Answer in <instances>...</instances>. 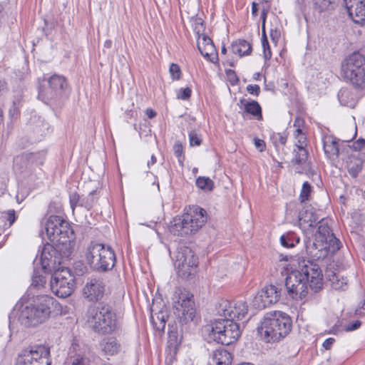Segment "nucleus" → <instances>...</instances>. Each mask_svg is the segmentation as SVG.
<instances>
[{
  "instance_id": "nucleus-1",
  "label": "nucleus",
  "mask_w": 365,
  "mask_h": 365,
  "mask_svg": "<svg viewBox=\"0 0 365 365\" xmlns=\"http://www.w3.org/2000/svg\"><path fill=\"white\" fill-rule=\"evenodd\" d=\"M294 269L286 277L287 293L293 299H304L310 289L317 292L322 287V274L319 265L304 258L293 261Z\"/></svg>"
},
{
  "instance_id": "nucleus-2",
  "label": "nucleus",
  "mask_w": 365,
  "mask_h": 365,
  "mask_svg": "<svg viewBox=\"0 0 365 365\" xmlns=\"http://www.w3.org/2000/svg\"><path fill=\"white\" fill-rule=\"evenodd\" d=\"M45 230L48 240L68 257L75 246V234L69 222L60 216L51 215L46 220Z\"/></svg>"
},
{
  "instance_id": "nucleus-3",
  "label": "nucleus",
  "mask_w": 365,
  "mask_h": 365,
  "mask_svg": "<svg viewBox=\"0 0 365 365\" xmlns=\"http://www.w3.org/2000/svg\"><path fill=\"white\" fill-rule=\"evenodd\" d=\"M292 326V322L288 314L280 311H272L264 314L257 331L265 342H277L289 334Z\"/></svg>"
},
{
  "instance_id": "nucleus-4",
  "label": "nucleus",
  "mask_w": 365,
  "mask_h": 365,
  "mask_svg": "<svg viewBox=\"0 0 365 365\" xmlns=\"http://www.w3.org/2000/svg\"><path fill=\"white\" fill-rule=\"evenodd\" d=\"M55 299L48 294H36L22 305L19 320L26 327H34L44 322L50 317Z\"/></svg>"
},
{
  "instance_id": "nucleus-5",
  "label": "nucleus",
  "mask_w": 365,
  "mask_h": 365,
  "mask_svg": "<svg viewBox=\"0 0 365 365\" xmlns=\"http://www.w3.org/2000/svg\"><path fill=\"white\" fill-rule=\"evenodd\" d=\"M86 322L93 331L101 334H110L116 328V314L111 306L100 303L91 306L86 313Z\"/></svg>"
},
{
  "instance_id": "nucleus-6",
  "label": "nucleus",
  "mask_w": 365,
  "mask_h": 365,
  "mask_svg": "<svg viewBox=\"0 0 365 365\" xmlns=\"http://www.w3.org/2000/svg\"><path fill=\"white\" fill-rule=\"evenodd\" d=\"M206 222V211L198 206H194L181 217L173 219L170 222V231L178 236L191 235L201 228Z\"/></svg>"
},
{
  "instance_id": "nucleus-7",
  "label": "nucleus",
  "mask_w": 365,
  "mask_h": 365,
  "mask_svg": "<svg viewBox=\"0 0 365 365\" xmlns=\"http://www.w3.org/2000/svg\"><path fill=\"white\" fill-rule=\"evenodd\" d=\"M86 256L90 267L98 272H106L115 265L114 252L110 247L102 243L92 242L87 248Z\"/></svg>"
},
{
  "instance_id": "nucleus-8",
  "label": "nucleus",
  "mask_w": 365,
  "mask_h": 365,
  "mask_svg": "<svg viewBox=\"0 0 365 365\" xmlns=\"http://www.w3.org/2000/svg\"><path fill=\"white\" fill-rule=\"evenodd\" d=\"M344 77L356 87H365V57L359 53L349 56L341 65Z\"/></svg>"
},
{
  "instance_id": "nucleus-9",
  "label": "nucleus",
  "mask_w": 365,
  "mask_h": 365,
  "mask_svg": "<svg viewBox=\"0 0 365 365\" xmlns=\"http://www.w3.org/2000/svg\"><path fill=\"white\" fill-rule=\"evenodd\" d=\"M47 86H41L38 89V98L46 104L56 102L66 94L68 85L63 76L54 74L47 81Z\"/></svg>"
},
{
  "instance_id": "nucleus-10",
  "label": "nucleus",
  "mask_w": 365,
  "mask_h": 365,
  "mask_svg": "<svg viewBox=\"0 0 365 365\" xmlns=\"http://www.w3.org/2000/svg\"><path fill=\"white\" fill-rule=\"evenodd\" d=\"M247 312L248 305L243 299H237L230 303V344L237 341L241 336L242 325L244 323L240 322Z\"/></svg>"
},
{
  "instance_id": "nucleus-11",
  "label": "nucleus",
  "mask_w": 365,
  "mask_h": 365,
  "mask_svg": "<svg viewBox=\"0 0 365 365\" xmlns=\"http://www.w3.org/2000/svg\"><path fill=\"white\" fill-rule=\"evenodd\" d=\"M50 285L51 289L57 297L66 298L74 291L75 277L68 268H58L53 272Z\"/></svg>"
},
{
  "instance_id": "nucleus-12",
  "label": "nucleus",
  "mask_w": 365,
  "mask_h": 365,
  "mask_svg": "<svg viewBox=\"0 0 365 365\" xmlns=\"http://www.w3.org/2000/svg\"><path fill=\"white\" fill-rule=\"evenodd\" d=\"M193 294L190 292L177 289L173 294V307L177 314L182 320L187 323L193 320L195 315V307Z\"/></svg>"
},
{
  "instance_id": "nucleus-13",
  "label": "nucleus",
  "mask_w": 365,
  "mask_h": 365,
  "mask_svg": "<svg viewBox=\"0 0 365 365\" xmlns=\"http://www.w3.org/2000/svg\"><path fill=\"white\" fill-rule=\"evenodd\" d=\"M175 257V266L179 277L186 279L194 274L198 258L190 248L186 246L178 247Z\"/></svg>"
},
{
  "instance_id": "nucleus-14",
  "label": "nucleus",
  "mask_w": 365,
  "mask_h": 365,
  "mask_svg": "<svg viewBox=\"0 0 365 365\" xmlns=\"http://www.w3.org/2000/svg\"><path fill=\"white\" fill-rule=\"evenodd\" d=\"M50 349L39 345L24 351L19 356L17 365H51Z\"/></svg>"
},
{
  "instance_id": "nucleus-15",
  "label": "nucleus",
  "mask_w": 365,
  "mask_h": 365,
  "mask_svg": "<svg viewBox=\"0 0 365 365\" xmlns=\"http://www.w3.org/2000/svg\"><path fill=\"white\" fill-rule=\"evenodd\" d=\"M227 319L225 314L224 319H216L212 324L206 325L203 330V335L208 342L212 341L228 346L227 336Z\"/></svg>"
},
{
  "instance_id": "nucleus-16",
  "label": "nucleus",
  "mask_w": 365,
  "mask_h": 365,
  "mask_svg": "<svg viewBox=\"0 0 365 365\" xmlns=\"http://www.w3.org/2000/svg\"><path fill=\"white\" fill-rule=\"evenodd\" d=\"M280 298V292L274 285H267L259 290L252 299V306L257 309H263L275 304Z\"/></svg>"
},
{
  "instance_id": "nucleus-17",
  "label": "nucleus",
  "mask_w": 365,
  "mask_h": 365,
  "mask_svg": "<svg viewBox=\"0 0 365 365\" xmlns=\"http://www.w3.org/2000/svg\"><path fill=\"white\" fill-rule=\"evenodd\" d=\"M58 253L62 257H66L61 254L58 247L47 243L43 247L41 251L40 262L42 269L46 273L54 272L58 269V265L61 264V258L58 256Z\"/></svg>"
},
{
  "instance_id": "nucleus-18",
  "label": "nucleus",
  "mask_w": 365,
  "mask_h": 365,
  "mask_svg": "<svg viewBox=\"0 0 365 365\" xmlns=\"http://www.w3.org/2000/svg\"><path fill=\"white\" fill-rule=\"evenodd\" d=\"M341 242L339 240H334V243L328 242L314 241L312 245L309 247L312 257L315 260L326 258L329 254H334L340 249Z\"/></svg>"
},
{
  "instance_id": "nucleus-19",
  "label": "nucleus",
  "mask_w": 365,
  "mask_h": 365,
  "mask_svg": "<svg viewBox=\"0 0 365 365\" xmlns=\"http://www.w3.org/2000/svg\"><path fill=\"white\" fill-rule=\"evenodd\" d=\"M106 292V284L99 279H91L83 289V297L90 302H97L103 299Z\"/></svg>"
},
{
  "instance_id": "nucleus-20",
  "label": "nucleus",
  "mask_w": 365,
  "mask_h": 365,
  "mask_svg": "<svg viewBox=\"0 0 365 365\" xmlns=\"http://www.w3.org/2000/svg\"><path fill=\"white\" fill-rule=\"evenodd\" d=\"M96 194V190L90 192L86 196L80 195L76 192H71L69 194V202L73 212H74L76 207H83L88 211L91 210L98 202V198Z\"/></svg>"
},
{
  "instance_id": "nucleus-21",
  "label": "nucleus",
  "mask_w": 365,
  "mask_h": 365,
  "mask_svg": "<svg viewBox=\"0 0 365 365\" xmlns=\"http://www.w3.org/2000/svg\"><path fill=\"white\" fill-rule=\"evenodd\" d=\"M319 218L312 209L306 210L302 212L299 219V225L306 236H312L314 230L317 225Z\"/></svg>"
},
{
  "instance_id": "nucleus-22",
  "label": "nucleus",
  "mask_w": 365,
  "mask_h": 365,
  "mask_svg": "<svg viewBox=\"0 0 365 365\" xmlns=\"http://www.w3.org/2000/svg\"><path fill=\"white\" fill-rule=\"evenodd\" d=\"M317 226V230L316 228L314 230V235L312 236H307V237H313L314 241L317 242H328L331 244L334 243V240H337L331 232L327 222L324 220H319Z\"/></svg>"
},
{
  "instance_id": "nucleus-23",
  "label": "nucleus",
  "mask_w": 365,
  "mask_h": 365,
  "mask_svg": "<svg viewBox=\"0 0 365 365\" xmlns=\"http://www.w3.org/2000/svg\"><path fill=\"white\" fill-rule=\"evenodd\" d=\"M197 46L200 53L205 57L210 58L211 56L216 55L215 47L212 39L204 33L198 36Z\"/></svg>"
},
{
  "instance_id": "nucleus-24",
  "label": "nucleus",
  "mask_w": 365,
  "mask_h": 365,
  "mask_svg": "<svg viewBox=\"0 0 365 365\" xmlns=\"http://www.w3.org/2000/svg\"><path fill=\"white\" fill-rule=\"evenodd\" d=\"M322 143L324 153L328 158H331L338 155V140L334 136L324 135L322 138Z\"/></svg>"
},
{
  "instance_id": "nucleus-25",
  "label": "nucleus",
  "mask_w": 365,
  "mask_h": 365,
  "mask_svg": "<svg viewBox=\"0 0 365 365\" xmlns=\"http://www.w3.org/2000/svg\"><path fill=\"white\" fill-rule=\"evenodd\" d=\"M327 278L331 283L333 289L336 290H345L347 287L348 280L339 273H336L331 270L326 272Z\"/></svg>"
},
{
  "instance_id": "nucleus-26",
  "label": "nucleus",
  "mask_w": 365,
  "mask_h": 365,
  "mask_svg": "<svg viewBox=\"0 0 365 365\" xmlns=\"http://www.w3.org/2000/svg\"><path fill=\"white\" fill-rule=\"evenodd\" d=\"M232 51L240 57L248 56L252 52V46L248 41L244 39H238L232 42Z\"/></svg>"
},
{
  "instance_id": "nucleus-27",
  "label": "nucleus",
  "mask_w": 365,
  "mask_h": 365,
  "mask_svg": "<svg viewBox=\"0 0 365 365\" xmlns=\"http://www.w3.org/2000/svg\"><path fill=\"white\" fill-rule=\"evenodd\" d=\"M348 14L354 23L363 25L365 23V1L351 9Z\"/></svg>"
},
{
  "instance_id": "nucleus-28",
  "label": "nucleus",
  "mask_w": 365,
  "mask_h": 365,
  "mask_svg": "<svg viewBox=\"0 0 365 365\" xmlns=\"http://www.w3.org/2000/svg\"><path fill=\"white\" fill-rule=\"evenodd\" d=\"M101 346L102 351L107 355L113 356L120 351V345L116 340V339L113 337H109L104 339L101 344Z\"/></svg>"
},
{
  "instance_id": "nucleus-29",
  "label": "nucleus",
  "mask_w": 365,
  "mask_h": 365,
  "mask_svg": "<svg viewBox=\"0 0 365 365\" xmlns=\"http://www.w3.org/2000/svg\"><path fill=\"white\" fill-rule=\"evenodd\" d=\"M241 103H243L245 110L247 113L252 115L257 120H261L262 118V108L257 101L242 100Z\"/></svg>"
},
{
  "instance_id": "nucleus-30",
  "label": "nucleus",
  "mask_w": 365,
  "mask_h": 365,
  "mask_svg": "<svg viewBox=\"0 0 365 365\" xmlns=\"http://www.w3.org/2000/svg\"><path fill=\"white\" fill-rule=\"evenodd\" d=\"M299 237L292 232H286L279 238L281 245L285 248H292L299 244Z\"/></svg>"
},
{
  "instance_id": "nucleus-31",
  "label": "nucleus",
  "mask_w": 365,
  "mask_h": 365,
  "mask_svg": "<svg viewBox=\"0 0 365 365\" xmlns=\"http://www.w3.org/2000/svg\"><path fill=\"white\" fill-rule=\"evenodd\" d=\"M213 363L216 365H228V351L226 349H218L213 353Z\"/></svg>"
},
{
  "instance_id": "nucleus-32",
  "label": "nucleus",
  "mask_w": 365,
  "mask_h": 365,
  "mask_svg": "<svg viewBox=\"0 0 365 365\" xmlns=\"http://www.w3.org/2000/svg\"><path fill=\"white\" fill-rule=\"evenodd\" d=\"M306 147H296L294 149V163L298 165H302L306 163L308 152L305 148Z\"/></svg>"
},
{
  "instance_id": "nucleus-33",
  "label": "nucleus",
  "mask_w": 365,
  "mask_h": 365,
  "mask_svg": "<svg viewBox=\"0 0 365 365\" xmlns=\"http://www.w3.org/2000/svg\"><path fill=\"white\" fill-rule=\"evenodd\" d=\"M46 284V279L45 277L38 274V271L34 270V274L32 276V282L31 285V290L32 289H37L39 290L41 288L44 287V285Z\"/></svg>"
},
{
  "instance_id": "nucleus-34",
  "label": "nucleus",
  "mask_w": 365,
  "mask_h": 365,
  "mask_svg": "<svg viewBox=\"0 0 365 365\" xmlns=\"http://www.w3.org/2000/svg\"><path fill=\"white\" fill-rule=\"evenodd\" d=\"M196 185L201 190H211L213 187V182L209 178L199 177L196 180Z\"/></svg>"
},
{
  "instance_id": "nucleus-35",
  "label": "nucleus",
  "mask_w": 365,
  "mask_h": 365,
  "mask_svg": "<svg viewBox=\"0 0 365 365\" xmlns=\"http://www.w3.org/2000/svg\"><path fill=\"white\" fill-rule=\"evenodd\" d=\"M173 152L175 157L178 158L179 163L182 165L185 160V155H183V147L180 141H176L173 145Z\"/></svg>"
},
{
  "instance_id": "nucleus-36",
  "label": "nucleus",
  "mask_w": 365,
  "mask_h": 365,
  "mask_svg": "<svg viewBox=\"0 0 365 365\" xmlns=\"http://www.w3.org/2000/svg\"><path fill=\"white\" fill-rule=\"evenodd\" d=\"M45 158V155L42 153H30L26 155V159L36 165H42Z\"/></svg>"
},
{
  "instance_id": "nucleus-37",
  "label": "nucleus",
  "mask_w": 365,
  "mask_h": 365,
  "mask_svg": "<svg viewBox=\"0 0 365 365\" xmlns=\"http://www.w3.org/2000/svg\"><path fill=\"white\" fill-rule=\"evenodd\" d=\"M312 192V187L308 182H304L302 185V187L299 195V200L302 202L307 201L309 200V195Z\"/></svg>"
},
{
  "instance_id": "nucleus-38",
  "label": "nucleus",
  "mask_w": 365,
  "mask_h": 365,
  "mask_svg": "<svg viewBox=\"0 0 365 365\" xmlns=\"http://www.w3.org/2000/svg\"><path fill=\"white\" fill-rule=\"evenodd\" d=\"M332 4V0H314V9L319 12H322L329 9Z\"/></svg>"
},
{
  "instance_id": "nucleus-39",
  "label": "nucleus",
  "mask_w": 365,
  "mask_h": 365,
  "mask_svg": "<svg viewBox=\"0 0 365 365\" xmlns=\"http://www.w3.org/2000/svg\"><path fill=\"white\" fill-rule=\"evenodd\" d=\"M287 138V135L281 133H274L271 136V140L275 147H277L279 145H284Z\"/></svg>"
},
{
  "instance_id": "nucleus-40",
  "label": "nucleus",
  "mask_w": 365,
  "mask_h": 365,
  "mask_svg": "<svg viewBox=\"0 0 365 365\" xmlns=\"http://www.w3.org/2000/svg\"><path fill=\"white\" fill-rule=\"evenodd\" d=\"M1 217L6 221L5 222V225H8L9 227H11L16 218L14 210H9L6 212H2Z\"/></svg>"
},
{
  "instance_id": "nucleus-41",
  "label": "nucleus",
  "mask_w": 365,
  "mask_h": 365,
  "mask_svg": "<svg viewBox=\"0 0 365 365\" xmlns=\"http://www.w3.org/2000/svg\"><path fill=\"white\" fill-rule=\"evenodd\" d=\"M189 140L190 146H199L202 143V138L196 130H192L189 133Z\"/></svg>"
},
{
  "instance_id": "nucleus-42",
  "label": "nucleus",
  "mask_w": 365,
  "mask_h": 365,
  "mask_svg": "<svg viewBox=\"0 0 365 365\" xmlns=\"http://www.w3.org/2000/svg\"><path fill=\"white\" fill-rule=\"evenodd\" d=\"M169 72L171 78L174 81L179 80L181 77V69L180 66L176 63H171L170 66Z\"/></svg>"
},
{
  "instance_id": "nucleus-43",
  "label": "nucleus",
  "mask_w": 365,
  "mask_h": 365,
  "mask_svg": "<svg viewBox=\"0 0 365 365\" xmlns=\"http://www.w3.org/2000/svg\"><path fill=\"white\" fill-rule=\"evenodd\" d=\"M349 95V91L347 89H341L339 91L338 93V98L340 101L341 104L344 106H351L352 105L351 103H349L348 101H346V98Z\"/></svg>"
},
{
  "instance_id": "nucleus-44",
  "label": "nucleus",
  "mask_w": 365,
  "mask_h": 365,
  "mask_svg": "<svg viewBox=\"0 0 365 365\" xmlns=\"http://www.w3.org/2000/svg\"><path fill=\"white\" fill-rule=\"evenodd\" d=\"M192 90L189 88H180L177 93V98L181 100H187L190 98Z\"/></svg>"
},
{
  "instance_id": "nucleus-45",
  "label": "nucleus",
  "mask_w": 365,
  "mask_h": 365,
  "mask_svg": "<svg viewBox=\"0 0 365 365\" xmlns=\"http://www.w3.org/2000/svg\"><path fill=\"white\" fill-rule=\"evenodd\" d=\"M157 319L159 321V324L155 321H153L154 324H155L156 329L158 331H163L165 328V324H166V319L165 316L163 314V313H160L157 316Z\"/></svg>"
},
{
  "instance_id": "nucleus-46",
  "label": "nucleus",
  "mask_w": 365,
  "mask_h": 365,
  "mask_svg": "<svg viewBox=\"0 0 365 365\" xmlns=\"http://www.w3.org/2000/svg\"><path fill=\"white\" fill-rule=\"evenodd\" d=\"M296 139V147H306L307 146V137L305 134L294 135Z\"/></svg>"
},
{
  "instance_id": "nucleus-47",
  "label": "nucleus",
  "mask_w": 365,
  "mask_h": 365,
  "mask_svg": "<svg viewBox=\"0 0 365 365\" xmlns=\"http://www.w3.org/2000/svg\"><path fill=\"white\" fill-rule=\"evenodd\" d=\"M365 0H344L347 12L349 11L351 9H353L356 5L361 4Z\"/></svg>"
},
{
  "instance_id": "nucleus-48",
  "label": "nucleus",
  "mask_w": 365,
  "mask_h": 365,
  "mask_svg": "<svg viewBox=\"0 0 365 365\" xmlns=\"http://www.w3.org/2000/svg\"><path fill=\"white\" fill-rule=\"evenodd\" d=\"M194 30L197 36H200L204 31L203 21L201 19L195 20Z\"/></svg>"
},
{
  "instance_id": "nucleus-49",
  "label": "nucleus",
  "mask_w": 365,
  "mask_h": 365,
  "mask_svg": "<svg viewBox=\"0 0 365 365\" xmlns=\"http://www.w3.org/2000/svg\"><path fill=\"white\" fill-rule=\"evenodd\" d=\"M72 365H91L88 359L78 356L72 361Z\"/></svg>"
},
{
  "instance_id": "nucleus-50",
  "label": "nucleus",
  "mask_w": 365,
  "mask_h": 365,
  "mask_svg": "<svg viewBox=\"0 0 365 365\" xmlns=\"http://www.w3.org/2000/svg\"><path fill=\"white\" fill-rule=\"evenodd\" d=\"M262 48H263L264 58L266 60L270 59L272 57V52H271L269 42L267 41V43L262 42Z\"/></svg>"
},
{
  "instance_id": "nucleus-51",
  "label": "nucleus",
  "mask_w": 365,
  "mask_h": 365,
  "mask_svg": "<svg viewBox=\"0 0 365 365\" xmlns=\"http://www.w3.org/2000/svg\"><path fill=\"white\" fill-rule=\"evenodd\" d=\"M365 148V140L363 138H359L357 140L354 142L352 148L354 150L359 151Z\"/></svg>"
},
{
  "instance_id": "nucleus-52",
  "label": "nucleus",
  "mask_w": 365,
  "mask_h": 365,
  "mask_svg": "<svg viewBox=\"0 0 365 365\" xmlns=\"http://www.w3.org/2000/svg\"><path fill=\"white\" fill-rule=\"evenodd\" d=\"M247 91L249 93L257 96L260 92V88L257 84H250L247 86Z\"/></svg>"
},
{
  "instance_id": "nucleus-53",
  "label": "nucleus",
  "mask_w": 365,
  "mask_h": 365,
  "mask_svg": "<svg viewBox=\"0 0 365 365\" xmlns=\"http://www.w3.org/2000/svg\"><path fill=\"white\" fill-rule=\"evenodd\" d=\"M254 144L257 149L259 150V152H262L266 148L265 143L263 140L259 138H254Z\"/></svg>"
},
{
  "instance_id": "nucleus-54",
  "label": "nucleus",
  "mask_w": 365,
  "mask_h": 365,
  "mask_svg": "<svg viewBox=\"0 0 365 365\" xmlns=\"http://www.w3.org/2000/svg\"><path fill=\"white\" fill-rule=\"evenodd\" d=\"M361 322L359 320L355 321L353 323L349 324L345 327L346 331H354L360 327Z\"/></svg>"
},
{
  "instance_id": "nucleus-55",
  "label": "nucleus",
  "mask_w": 365,
  "mask_h": 365,
  "mask_svg": "<svg viewBox=\"0 0 365 365\" xmlns=\"http://www.w3.org/2000/svg\"><path fill=\"white\" fill-rule=\"evenodd\" d=\"M335 342V339L334 338H332V337H330V338H328L322 344V346L326 349V350H329L331 349V346H333L334 343Z\"/></svg>"
},
{
  "instance_id": "nucleus-56",
  "label": "nucleus",
  "mask_w": 365,
  "mask_h": 365,
  "mask_svg": "<svg viewBox=\"0 0 365 365\" xmlns=\"http://www.w3.org/2000/svg\"><path fill=\"white\" fill-rule=\"evenodd\" d=\"M294 127L295 128H304V119L302 118H301V117H297L294 119Z\"/></svg>"
},
{
  "instance_id": "nucleus-57",
  "label": "nucleus",
  "mask_w": 365,
  "mask_h": 365,
  "mask_svg": "<svg viewBox=\"0 0 365 365\" xmlns=\"http://www.w3.org/2000/svg\"><path fill=\"white\" fill-rule=\"evenodd\" d=\"M238 78L234 71L230 69V84L235 85L238 82Z\"/></svg>"
},
{
  "instance_id": "nucleus-58",
  "label": "nucleus",
  "mask_w": 365,
  "mask_h": 365,
  "mask_svg": "<svg viewBox=\"0 0 365 365\" xmlns=\"http://www.w3.org/2000/svg\"><path fill=\"white\" fill-rule=\"evenodd\" d=\"M355 314L359 316H364L365 314V301L356 309Z\"/></svg>"
},
{
  "instance_id": "nucleus-59",
  "label": "nucleus",
  "mask_w": 365,
  "mask_h": 365,
  "mask_svg": "<svg viewBox=\"0 0 365 365\" xmlns=\"http://www.w3.org/2000/svg\"><path fill=\"white\" fill-rule=\"evenodd\" d=\"M269 35L272 41L277 42L279 36V33L275 29H271Z\"/></svg>"
},
{
  "instance_id": "nucleus-60",
  "label": "nucleus",
  "mask_w": 365,
  "mask_h": 365,
  "mask_svg": "<svg viewBox=\"0 0 365 365\" xmlns=\"http://www.w3.org/2000/svg\"><path fill=\"white\" fill-rule=\"evenodd\" d=\"M145 114H146V115H147V117H148V118L152 119V118H153L154 117H155V116H156V114H157V113H156V112H155L154 110H153L152 108H147V109L145 110Z\"/></svg>"
},
{
  "instance_id": "nucleus-61",
  "label": "nucleus",
  "mask_w": 365,
  "mask_h": 365,
  "mask_svg": "<svg viewBox=\"0 0 365 365\" xmlns=\"http://www.w3.org/2000/svg\"><path fill=\"white\" fill-rule=\"evenodd\" d=\"M27 196V194L22 193L19 191H18L16 199L18 203H21Z\"/></svg>"
},
{
  "instance_id": "nucleus-62",
  "label": "nucleus",
  "mask_w": 365,
  "mask_h": 365,
  "mask_svg": "<svg viewBox=\"0 0 365 365\" xmlns=\"http://www.w3.org/2000/svg\"><path fill=\"white\" fill-rule=\"evenodd\" d=\"M268 41L265 31V26H262V42L267 43Z\"/></svg>"
},
{
  "instance_id": "nucleus-63",
  "label": "nucleus",
  "mask_w": 365,
  "mask_h": 365,
  "mask_svg": "<svg viewBox=\"0 0 365 365\" xmlns=\"http://www.w3.org/2000/svg\"><path fill=\"white\" fill-rule=\"evenodd\" d=\"M267 13V11L266 10H264V9L262 11V14H261V19H262V26H265Z\"/></svg>"
},
{
  "instance_id": "nucleus-64",
  "label": "nucleus",
  "mask_w": 365,
  "mask_h": 365,
  "mask_svg": "<svg viewBox=\"0 0 365 365\" xmlns=\"http://www.w3.org/2000/svg\"><path fill=\"white\" fill-rule=\"evenodd\" d=\"M157 162V159L154 155H151L150 160L148 162V167L150 168Z\"/></svg>"
}]
</instances>
